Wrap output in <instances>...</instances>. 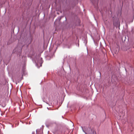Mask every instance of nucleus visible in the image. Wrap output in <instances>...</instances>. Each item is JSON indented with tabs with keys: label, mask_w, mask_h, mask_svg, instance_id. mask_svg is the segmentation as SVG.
Segmentation results:
<instances>
[{
	"label": "nucleus",
	"mask_w": 134,
	"mask_h": 134,
	"mask_svg": "<svg viewBox=\"0 0 134 134\" xmlns=\"http://www.w3.org/2000/svg\"><path fill=\"white\" fill-rule=\"evenodd\" d=\"M82 108V107H79V108Z\"/></svg>",
	"instance_id": "f257e3e1"
}]
</instances>
